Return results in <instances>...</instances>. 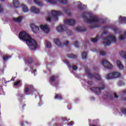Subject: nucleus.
<instances>
[{
	"label": "nucleus",
	"mask_w": 126,
	"mask_h": 126,
	"mask_svg": "<svg viewBox=\"0 0 126 126\" xmlns=\"http://www.w3.org/2000/svg\"><path fill=\"white\" fill-rule=\"evenodd\" d=\"M66 57L67 58H69L70 59H77V56L73 54H67Z\"/></svg>",
	"instance_id": "nucleus-26"
},
{
	"label": "nucleus",
	"mask_w": 126,
	"mask_h": 126,
	"mask_svg": "<svg viewBox=\"0 0 126 126\" xmlns=\"http://www.w3.org/2000/svg\"><path fill=\"white\" fill-rule=\"evenodd\" d=\"M62 120L63 122H65L66 121V118L65 117H62Z\"/></svg>",
	"instance_id": "nucleus-49"
},
{
	"label": "nucleus",
	"mask_w": 126,
	"mask_h": 126,
	"mask_svg": "<svg viewBox=\"0 0 126 126\" xmlns=\"http://www.w3.org/2000/svg\"><path fill=\"white\" fill-rule=\"evenodd\" d=\"M79 4L77 5L78 8H79L80 10H83L85 8V5H82L81 2H79Z\"/></svg>",
	"instance_id": "nucleus-23"
},
{
	"label": "nucleus",
	"mask_w": 126,
	"mask_h": 126,
	"mask_svg": "<svg viewBox=\"0 0 126 126\" xmlns=\"http://www.w3.org/2000/svg\"><path fill=\"white\" fill-rule=\"evenodd\" d=\"M74 46H75L76 48H79V43H78V41L74 42Z\"/></svg>",
	"instance_id": "nucleus-39"
},
{
	"label": "nucleus",
	"mask_w": 126,
	"mask_h": 126,
	"mask_svg": "<svg viewBox=\"0 0 126 126\" xmlns=\"http://www.w3.org/2000/svg\"><path fill=\"white\" fill-rule=\"evenodd\" d=\"M50 83H51V82H55V81H56V76H51V77L50 78Z\"/></svg>",
	"instance_id": "nucleus-34"
},
{
	"label": "nucleus",
	"mask_w": 126,
	"mask_h": 126,
	"mask_svg": "<svg viewBox=\"0 0 126 126\" xmlns=\"http://www.w3.org/2000/svg\"><path fill=\"white\" fill-rule=\"evenodd\" d=\"M68 44H69V42L68 41H66V42H64V45L67 47Z\"/></svg>",
	"instance_id": "nucleus-48"
},
{
	"label": "nucleus",
	"mask_w": 126,
	"mask_h": 126,
	"mask_svg": "<svg viewBox=\"0 0 126 126\" xmlns=\"http://www.w3.org/2000/svg\"><path fill=\"white\" fill-rule=\"evenodd\" d=\"M65 31L66 34L69 36H71V35H72V32L70 30H68L67 29V28H66Z\"/></svg>",
	"instance_id": "nucleus-33"
},
{
	"label": "nucleus",
	"mask_w": 126,
	"mask_h": 126,
	"mask_svg": "<svg viewBox=\"0 0 126 126\" xmlns=\"http://www.w3.org/2000/svg\"><path fill=\"white\" fill-rule=\"evenodd\" d=\"M63 63H65L67 65V66H68V68H72L73 70H77V66H76V65H73L72 67H71V65H70V63H69V62H68V61H67V60L65 59L63 61Z\"/></svg>",
	"instance_id": "nucleus-10"
},
{
	"label": "nucleus",
	"mask_w": 126,
	"mask_h": 126,
	"mask_svg": "<svg viewBox=\"0 0 126 126\" xmlns=\"http://www.w3.org/2000/svg\"><path fill=\"white\" fill-rule=\"evenodd\" d=\"M90 40L94 44H96V43L98 42V38H97V37L94 38H91Z\"/></svg>",
	"instance_id": "nucleus-35"
},
{
	"label": "nucleus",
	"mask_w": 126,
	"mask_h": 126,
	"mask_svg": "<svg viewBox=\"0 0 126 126\" xmlns=\"http://www.w3.org/2000/svg\"><path fill=\"white\" fill-rule=\"evenodd\" d=\"M102 65L105 67V68H108V69H111L113 68V65L107 60H103L101 62Z\"/></svg>",
	"instance_id": "nucleus-7"
},
{
	"label": "nucleus",
	"mask_w": 126,
	"mask_h": 126,
	"mask_svg": "<svg viewBox=\"0 0 126 126\" xmlns=\"http://www.w3.org/2000/svg\"><path fill=\"white\" fill-rule=\"evenodd\" d=\"M20 80H18L14 83V86H18L20 84Z\"/></svg>",
	"instance_id": "nucleus-40"
},
{
	"label": "nucleus",
	"mask_w": 126,
	"mask_h": 126,
	"mask_svg": "<svg viewBox=\"0 0 126 126\" xmlns=\"http://www.w3.org/2000/svg\"><path fill=\"white\" fill-rule=\"evenodd\" d=\"M92 100H95V98L94 97H91Z\"/></svg>",
	"instance_id": "nucleus-53"
},
{
	"label": "nucleus",
	"mask_w": 126,
	"mask_h": 126,
	"mask_svg": "<svg viewBox=\"0 0 126 126\" xmlns=\"http://www.w3.org/2000/svg\"><path fill=\"white\" fill-rule=\"evenodd\" d=\"M14 79H15V77H12V78H11V81H12L13 80V81H14Z\"/></svg>",
	"instance_id": "nucleus-52"
},
{
	"label": "nucleus",
	"mask_w": 126,
	"mask_h": 126,
	"mask_svg": "<svg viewBox=\"0 0 126 126\" xmlns=\"http://www.w3.org/2000/svg\"><path fill=\"white\" fill-rule=\"evenodd\" d=\"M87 83L88 84H89V85H94V82L91 81H88L87 82Z\"/></svg>",
	"instance_id": "nucleus-45"
},
{
	"label": "nucleus",
	"mask_w": 126,
	"mask_h": 126,
	"mask_svg": "<svg viewBox=\"0 0 126 126\" xmlns=\"http://www.w3.org/2000/svg\"><path fill=\"white\" fill-rule=\"evenodd\" d=\"M38 106H39L40 107H41V106H42V102H40L38 103Z\"/></svg>",
	"instance_id": "nucleus-51"
},
{
	"label": "nucleus",
	"mask_w": 126,
	"mask_h": 126,
	"mask_svg": "<svg viewBox=\"0 0 126 126\" xmlns=\"http://www.w3.org/2000/svg\"><path fill=\"white\" fill-rule=\"evenodd\" d=\"M22 19H23V18L22 16H20L18 18L14 19V21L17 22V23H21V21H22Z\"/></svg>",
	"instance_id": "nucleus-24"
},
{
	"label": "nucleus",
	"mask_w": 126,
	"mask_h": 126,
	"mask_svg": "<svg viewBox=\"0 0 126 126\" xmlns=\"http://www.w3.org/2000/svg\"><path fill=\"white\" fill-rule=\"evenodd\" d=\"M106 78L107 80H110L111 79H114V75L113 73H110L106 75Z\"/></svg>",
	"instance_id": "nucleus-17"
},
{
	"label": "nucleus",
	"mask_w": 126,
	"mask_h": 126,
	"mask_svg": "<svg viewBox=\"0 0 126 126\" xmlns=\"http://www.w3.org/2000/svg\"><path fill=\"white\" fill-rule=\"evenodd\" d=\"M40 28L41 30H42V31L45 32V33H46V34H48V33L50 32V28H49L47 25H41L40 26Z\"/></svg>",
	"instance_id": "nucleus-11"
},
{
	"label": "nucleus",
	"mask_w": 126,
	"mask_h": 126,
	"mask_svg": "<svg viewBox=\"0 0 126 126\" xmlns=\"http://www.w3.org/2000/svg\"><path fill=\"white\" fill-rule=\"evenodd\" d=\"M75 30L76 32H85V31H87L86 29L82 27H77Z\"/></svg>",
	"instance_id": "nucleus-19"
},
{
	"label": "nucleus",
	"mask_w": 126,
	"mask_h": 126,
	"mask_svg": "<svg viewBox=\"0 0 126 126\" xmlns=\"http://www.w3.org/2000/svg\"><path fill=\"white\" fill-rule=\"evenodd\" d=\"M74 124V123L73 122L71 121V122H70L68 124V126H73V124Z\"/></svg>",
	"instance_id": "nucleus-47"
},
{
	"label": "nucleus",
	"mask_w": 126,
	"mask_h": 126,
	"mask_svg": "<svg viewBox=\"0 0 126 126\" xmlns=\"http://www.w3.org/2000/svg\"><path fill=\"white\" fill-rule=\"evenodd\" d=\"M18 96L19 97V98H20V99H21V98H23V97H24V95L22 94H18Z\"/></svg>",
	"instance_id": "nucleus-46"
},
{
	"label": "nucleus",
	"mask_w": 126,
	"mask_h": 126,
	"mask_svg": "<svg viewBox=\"0 0 126 126\" xmlns=\"http://www.w3.org/2000/svg\"><path fill=\"white\" fill-rule=\"evenodd\" d=\"M116 63L118 67H119L120 69H123L124 68V65L121 63V62L119 61H117Z\"/></svg>",
	"instance_id": "nucleus-25"
},
{
	"label": "nucleus",
	"mask_w": 126,
	"mask_h": 126,
	"mask_svg": "<svg viewBox=\"0 0 126 126\" xmlns=\"http://www.w3.org/2000/svg\"><path fill=\"white\" fill-rule=\"evenodd\" d=\"M104 28H108V27L105 26V27H104Z\"/></svg>",
	"instance_id": "nucleus-56"
},
{
	"label": "nucleus",
	"mask_w": 126,
	"mask_h": 126,
	"mask_svg": "<svg viewBox=\"0 0 126 126\" xmlns=\"http://www.w3.org/2000/svg\"><path fill=\"white\" fill-rule=\"evenodd\" d=\"M113 73L114 79L116 78H119V77H121V73L119 72H113Z\"/></svg>",
	"instance_id": "nucleus-21"
},
{
	"label": "nucleus",
	"mask_w": 126,
	"mask_h": 126,
	"mask_svg": "<svg viewBox=\"0 0 126 126\" xmlns=\"http://www.w3.org/2000/svg\"><path fill=\"white\" fill-rule=\"evenodd\" d=\"M1 0V1H4V0Z\"/></svg>",
	"instance_id": "nucleus-55"
},
{
	"label": "nucleus",
	"mask_w": 126,
	"mask_h": 126,
	"mask_svg": "<svg viewBox=\"0 0 126 126\" xmlns=\"http://www.w3.org/2000/svg\"><path fill=\"white\" fill-rule=\"evenodd\" d=\"M126 37V32H124V35L123 34L120 35V40H124Z\"/></svg>",
	"instance_id": "nucleus-37"
},
{
	"label": "nucleus",
	"mask_w": 126,
	"mask_h": 126,
	"mask_svg": "<svg viewBox=\"0 0 126 126\" xmlns=\"http://www.w3.org/2000/svg\"><path fill=\"white\" fill-rule=\"evenodd\" d=\"M105 96H107V97L109 99V100H111V101H113L114 100V98H116V99H118L119 98V96H118V94L116 93H113L112 92H109L106 93L105 94Z\"/></svg>",
	"instance_id": "nucleus-6"
},
{
	"label": "nucleus",
	"mask_w": 126,
	"mask_h": 126,
	"mask_svg": "<svg viewBox=\"0 0 126 126\" xmlns=\"http://www.w3.org/2000/svg\"><path fill=\"white\" fill-rule=\"evenodd\" d=\"M63 15V12L61 11L52 10L51 14H48L46 20L48 22H51V21L54 20V21H58L59 19V16Z\"/></svg>",
	"instance_id": "nucleus-3"
},
{
	"label": "nucleus",
	"mask_w": 126,
	"mask_h": 126,
	"mask_svg": "<svg viewBox=\"0 0 126 126\" xmlns=\"http://www.w3.org/2000/svg\"><path fill=\"white\" fill-rule=\"evenodd\" d=\"M68 110H70V109H71V104H69L68 105Z\"/></svg>",
	"instance_id": "nucleus-50"
},
{
	"label": "nucleus",
	"mask_w": 126,
	"mask_h": 126,
	"mask_svg": "<svg viewBox=\"0 0 126 126\" xmlns=\"http://www.w3.org/2000/svg\"><path fill=\"white\" fill-rule=\"evenodd\" d=\"M26 62H28V63H33V59L31 57H27L26 59Z\"/></svg>",
	"instance_id": "nucleus-30"
},
{
	"label": "nucleus",
	"mask_w": 126,
	"mask_h": 126,
	"mask_svg": "<svg viewBox=\"0 0 126 126\" xmlns=\"http://www.w3.org/2000/svg\"><path fill=\"white\" fill-rule=\"evenodd\" d=\"M54 99H58L59 100H63V96H62V94H55V96H54Z\"/></svg>",
	"instance_id": "nucleus-27"
},
{
	"label": "nucleus",
	"mask_w": 126,
	"mask_h": 126,
	"mask_svg": "<svg viewBox=\"0 0 126 126\" xmlns=\"http://www.w3.org/2000/svg\"><path fill=\"white\" fill-rule=\"evenodd\" d=\"M13 4L14 7H15L16 8H18L20 4L18 0H13Z\"/></svg>",
	"instance_id": "nucleus-18"
},
{
	"label": "nucleus",
	"mask_w": 126,
	"mask_h": 126,
	"mask_svg": "<svg viewBox=\"0 0 126 126\" xmlns=\"http://www.w3.org/2000/svg\"><path fill=\"white\" fill-rule=\"evenodd\" d=\"M88 14L83 13V15L81 16V17L83 18L84 21L86 23H89L91 25L90 27V28L94 29L96 28V27H100L101 26V24H105L106 23V21L103 19H101L98 17L95 16H89L88 17Z\"/></svg>",
	"instance_id": "nucleus-1"
},
{
	"label": "nucleus",
	"mask_w": 126,
	"mask_h": 126,
	"mask_svg": "<svg viewBox=\"0 0 126 126\" xmlns=\"http://www.w3.org/2000/svg\"><path fill=\"white\" fill-rule=\"evenodd\" d=\"M120 55L122 58H123L125 60H126V52L121 51L120 52Z\"/></svg>",
	"instance_id": "nucleus-29"
},
{
	"label": "nucleus",
	"mask_w": 126,
	"mask_h": 126,
	"mask_svg": "<svg viewBox=\"0 0 126 126\" xmlns=\"http://www.w3.org/2000/svg\"><path fill=\"white\" fill-rule=\"evenodd\" d=\"M121 113L124 115H126V108H123L121 109Z\"/></svg>",
	"instance_id": "nucleus-43"
},
{
	"label": "nucleus",
	"mask_w": 126,
	"mask_h": 126,
	"mask_svg": "<svg viewBox=\"0 0 126 126\" xmlns=\"http://www.w3.org/2000/svg\"><path fill=\"white\" fill-rule=\"evenodd\" d=\"M105 88L106 86H105L104 83H101L99 84L98 88L100 89V91L104 90V89H105Z\"/></svg>",
	"instance_id": "nucleus-28"
},
{
	"label": "nucleus",
	"mask_w": 126,
	"mask_h": 126,
	"mask_svg": "<svg viewBox=\"0 0 126 126\" xmlns=\"http://www.w3.org/2000/svg\"><path fill=\"white\" fill-rule=\"evenodd\" d=\"M54 42L58 47H59V48H63V44H62L61 41H60V39L55 38L54 39Z\"/></svg>",
	"instance_id": "nucleus-14"
},
{
	"label": "nucleus",
	"mask_w": 126,
	"mask_h": 126,
	"mask_svg": "<svg viewBox=\"0 0 126 126\" xmlns=\"http://www.w3.org/2000/svg\"><path fill=\"white\" fill-rule=\"evenodd\" d=\"M46 1H48L50 3H56V0H45Z\"/></svg>",
	"instance_id": "nucleus-41"
},
{
	"label": "nucleus",
	"mask_w": 126,
	"mask_h": 126,
	"mask_svg": "<svg viewBox=\"0 0 126 126\" xmlns=\"http://www.w3.org/2000/svg\"><path fill=\"white\" fill-rule=\"evenodd\" d=\"M19 37L21 40L26 42L31 51H35L38 48L37 41L28 35L26 32H20Z\"/></svg>",
	"instance_id": "nucleus-2"
},
{
	"label": "nucleus",
	"mask_w": 126,
	"mask_h": 126,
	"mask_svg": "<svg viewBox=\"0 0 126 126\" xmlns=\"http://www.w3.org/2000/svg\"><path fill=\"white\" fill-rule=\"evenodd\" d=\"M21 126H23V123H21Z\"/></svg>",
	"instance_id": "nucleus-54"
},
{
	"label": "nucleus",
	"mask_w": 126,
	"mask_h": 126,
	"mask_svg": "<svg viewBox=\"0 0 126 126\" xmlns=\"http://www.w3.org/2000/svg\"><path fill=\"white\" fill-rule=\"evenodd\" d=\"M75 20L72 19H66L64 21V23L66 25H70V26H73L75 24Z\"/></svg>",
	"instance_id": "nucleus-12"
},
{
	"label": "nucleus",
	"mask_w": 126,
	"mask_h": 126,
	"mask_svg": "<svg viewBox=\"0 0 126 126\" xmlns=\"http://www.w3.org/2000/svg\"><path fill=\"white\" fill-rule=\"evenodd\" d=\"M4 11V8L3 6L1 4H0V13H3Z\"/></svg>",
	"instance_id": "nucleus-38"
},
{
	"label": "nucleus",
	"mask_w": 126,
	"mask_h": 126,
	"mask_svg": "<svg viewBox=\"0 0 126 126\" xmlns=\"http://www.w3.org/2000/svg\"><path fill=\"white\" fill-rule=\"evenodd\" d=\"M31 11H32V12H33V13H36V14H38L40 13V10L35 7H32Z\"/></svg>",
	"instance_id": "nucleus-16"
},
{
	"label": "nucleus",
	"mask_w": 126,
	"mask_h": 126,
	"mask_svg": "<svg viewBox=\"0 0 126 126\" xmlns=\"http://www.w3.org/2000/svg\"><path fill=\"white\" fill-rule=\"evenodd\" d=\"M99 55H100V56H106V53L105 51H100L99 52Z\"/></svg>",
	"instance_id": "nucleus-44"
},
{
	"label": "nucleus",
	"mask_w": 126,
	"mask_h": 126,
	"mask_svg": "<svg viewBox=\"0 0 126 126\" xmlns=\"http://www.w3.org/2000/svg\"><path fill=\"white\" fill-rule=\"evenodd\" d=\"M81 57L83 60H86L87 59V53L86 52H83Z\"/></svg>",
	"instance_id": "nucleus-31"
},
{
	"label": "nucleus",
	"mask_w": 126,
	"mask_h": 126,
	"mask_svg": "<svg viewBox=\"0 0 126 126\" xmlns=\"http://www.w3.org/2000/svg\"><path fill=\"white\" fill-rule=\"evenodd\" d=\"M66 29V26L65 25H60L56 28V30L58 32L60 33H63V32H64L65 31V29Z\"/></svg>",
	"instance_id": "nucleus-9"
},
{
	"label": "nucleus",
	"mask_w": 126,
	"mask_h": 126,
	"mask_svg": "<svg viewBox=\"0 0 126 126\" xmlns=\"http://www.w3.org/2000/svg\"><path fill=\"white\" fill-rule=\"evenodd\" d=\"M34 71H35V72H36V71H37V70H36V69H35Z\"/></svg>",
	"instance_id": "nucleus-57"
},
{
	"label": "nucleus",
	"mask_w": 126,
	"mask_h": 126,
	"mask_svg": "<svg viewBox=\"0 0 126 126\" xmlns=\"http://www.w3.org/2000/svg\"><path fill=\"white\" fill-rule=\"evenodd\" d=\"M56 86V88H57V87H58L57 86Z\"/></svg>",
	"instance_id": "nucleus-58"
},
{
	"label": "nucleus",
	"mask_w": 126,
	"mask_h": 126,
	"mask_svg": "<svg viewBox=\"0 0 126 126\" xmlns=\"http://www.w3.org/2000/svg\"><path fill=\"white\" fill-rule=\"evenodd\" d=\"M104 40H105V41L102 42V44H103L104 46H110L112 43H117V38L113 35L105 37Z\"/></svg>",
	"instance_id": "nucleus-4"
},
{
	"label": "nucleus",
	"mask_w": 126,
	"mask_h": 126,
	"mask_svg": "<svg viewBox=\"0 0 126 126\" xmlns=\"http://www.w3.org/2000/svg\"><path fill=\"white\" fill-rule=\"evenodd\" d=\"M91 90L93 91L96 95H100L101 94V91L99 89V87H93L91 88Z\"/></svg>",
	"instance_id": "nucleus-13"
},
{
	"label": "nucleus",
	"mask_w": 126,
	"mask_h": 126,
	"mask_svg": "<svg viewBox=\"0 0 126 126\" xmlns=\"http://www.w3.org/2000/svg\"><path fill=\"white\" fill-rule=\"evenodd\" d=\"M30 27L33 33H37L40 32V29L39 28V27L36 26L35 24H32L30 25Z\"/></svg>",
	"instance_id": "nucleus-8"
},
{
	"label": "nucleus",
	"mask_w": 126,
	"mask_h": 126,
	"mask_svg": "<svg viewBox=\"0 0 126 126\" xmlns=\"http://www.w3.org/2000/svg\"><path fill=\"white\" fill-rule=\"evenodd\" d=\"M46 48H47L48 49L50 48H52V44H51V42L48 41H46Z\"/></svg>",
	"instance_id": "nucleus-36"
},
{
	"label": "nucleus",
	"mask_w": 126,
	"mask_h": 126,
	"mask_svg": "<svg viewBox=\"0 0 126 126\" xmlns=\"http://www.w3.org/2000/svg\"><path fill=\"white\" fill-rule=\"evenodd\" d=\"M22 9L24 12H28L29 11V9L26 5L23 4H22Z\"/></svg>",
	"instance_id": "nucleus-20"
},
{
	"label": "nucleus",
	"mask_w": 126,
	"mask_h": 126,
	"mask_svg": "<svg viewBox=\"0 0 126 126\" xmlns=\"http://www.w3.org/2000/svg\"><path fill=\"white\" fill-rule=\"evenodd\" d=\"M10 58H11V57L9 55H4L3 56V60L4 62H6L7 61H8Z\"/></svg>",
	"instance_id": "nucleus-32"
},
{
	"label": "nucleus",
	"mask_w": 126,
	"mask_h": 126,
	"mask_svg": "<svg viewBox=\"0 0 126 126\" xmlns=\"http://www.w3.org/2000/svg\"><path fill=\"white\" fill-rule=\"evenodd\" d=\"M33 90H34L33 87L30 86L29 88L26 87L24 90V92L26 93V95H27L28 94V92H30V94L32 93Z\"/></svg>",
	"instance_id": "nucleus-15"
},
{
	"label": "nucleus",
	"mask_w": 126,
	"mask_h": 126,
	"mask_svg": "<svg viewBox=\"0 0 126 126\" xmlns=\"http://www.w3.org/2000/svg\"><path fill=\"white\" fill-rule=\"evenodd\" d=\"M89 44V42H88V40H86L85 41V44H84V48L85 49H87V44Z\"/></svg>",
	"instance_id": "nucleus-42"
},
{
	"label": "nucleus",
	"mask_w": 126,
	"mask_h": 126,
	"mask_svg": "<svg viewBox=\"0 0 126 126\" xmlns=\"http://www.w3.org/2000/svg\"><path fill=\"white\" fill-rule=\"evenodd\" d=\"M86 74L88 77H89L90 78H95L97 80H101V76H100V75L99 74L97 73H91L89 70H86Z\"/></svg>",
	"instance_id": "nucleus-5"
},
{
	"label": "nucleus",
	"mask_w": 126,
	"mask_h": 126,
	"mask_svg": "<svg viewBox=\"0 0 126 126\" xmlns=\"http://www.w3.org/2000/svg\"><path fill=\"white\" fill-rule=\"evenodd\" d=\"M33 2L38 6H42L43 5V3L39 0H33Z\"/></svg>",
	"instance_id": "nucleus-22"
}]
</instances>
